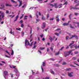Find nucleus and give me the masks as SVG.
Here are the masks:
<instances>
[{
  "label": "nucleus",
  "instance_id": "obj_1",
  "mask_svg": "<svg viewBox=\"0 0 79 79\" xmlns=\"http://www.w3.org/2000/svg\"><path fill=\"white\" fill-rule=\"evenodd\" d=\"M27 42L28 45H30V46H32V45L33 44V42H32L30 44H30L29 43V41H28V40H25V45L26 47V46H27Z\"/></svg>",
  "mask_w": 79,
  "mask_h": 79
},
{
  "label": "nucleus",
  "instance_id": "obj_2",
  "mask_svg": "<svg viewBox=\"0 0 79 79\" xmlns=\"http://www.w3.org/2000/svg\"><path fill=\"white\" fill-rule=\"evenodd\" d=\"M73 50H71L69 52H65L64 55L65 57H66V56H68V55H70V53H71L72 52V51H73Z\"/></svg>",
  "mask_w": 79,
  "mask_h": 79
},
{
  "label": "nucleus",
  "instance_id": "obj_3",
  "mask_svg": "<svg viewBox=\"0 0 79 79\" xmlns=\"http://www.w3.org/2000/svg\"><path fill=\"white\" fill-rule=\"evenodd\" d=\"M4 17V13H1V14L0 15V22H1L2 20V19Z\"/></svg>",
  "mask_w": 79,
  "mask_h": 79
},
{
  "label": "nucleus",
  "instance_id": "obj_4",
  "mask_svg": "<svg viewBox=\"0 0 79 79\" xmlns=\"http://www.w3.org/2000/svg\"><path fill=\"white\" fill-rule=\"evenodd\" d=\"M4 77L5 79H7V78H6V76H8V73L7 71H4Z\"/></svg>",
  "mask_w": 79,
  "mask_h": 79
},
{
  "label": "nucleus",
  "instance_id": "obj_5",
  "mask_svg": "<svg viewBox=\"0 0 79 79\" xmlns=\"http://www.w3.org/2000/svg\"><path fill=\"white\" fill-rule=\"evenodd\" d=\"M54 5L53 4H50V6H52V7L55 6V8H58V6H57V3H54Z\"/></svg>",
  "mask_w": 79,
  "mask_h": 79
},
{
  "label": "nucleus",
  "instance_id": "obj_6",
  "mask_svg": "<svg viewBox=\"0 0 79 79\" xmlns=\"http://www.w3.org/2000/svg\"><path fill=\"white\" fill-rule=\"evenodd\" d=\"M72 9H73V10H79V7H73L72 6H71L70 7V10H72Z\"/></svg>",
  "mask_w": 79,
  "mask_h": 79
},
{
  "label": "nucleus",
  "instance_id": "obj_7",
  "mask_svg": "<svg viewBox=\"0 0 79 79\" xmlns=\"http://www.w3.org/2000/svg\"><path fill=\"white\" fill-rule=\"evenodd\" d=\"M70 48H75V49H76V48H77V45L74 44V45H73V46H71L70 47Z\"/></svg>",
  "mask_w": 79,
  "mask_h": 79
},
{
  "label": "nucleus",
  "instance_id": "obj_8",
  "mask_svg": "<svg viewBox=\"0 0 79 79\" xmlns=\"http://www.w3.org/2000/svg\"><path fill=\"white\" fill-rule=\"evenodd\" d=\"M73 72H71V73H68V75L69 76V77H73V75H72V74H73Z\"/></svg>",
  "mask_w": 79,
  "mask_h": 79
},
{
  "label": "nucleus",
  "instance_id": "obj_9",
  "mask_svg": "<svg viewBox=\"0 0 79 79\" xmlns=\"http://www.w3.org/2000/svg\"><path fill=\"white\" fill-rule=\"evenodd\" d=\"M1 7H0V10L1 9V10H5V9L4 8L5 7V6L3 4L1 5Z\"/></svg>",
  "mask_w": 79,
  "mask_h": 79
},
{
  "label": "nucleus",
  "instance_id": "obj_10",
  "mask_svg": "<svg viewBox=\"0 0 79 79\" xmlns=\"http://www.w3.org/2000/svg\"><path fill=\"white\" fill-rule=\"evenodd\" d=\"M14 71H15V73H17V74H16H16H17V75H19V73L18 72V70H17V69L15 68V70H14Z\"/></svg>",
  "mask_w": 79,
  "mask_h": 79
},
{
  "label": "nucleus",
  "instance_id": "obj_11",
  "mask_svg": "<svg viewBox=\"0 0 79 79\" xmlns=\"http://www.w3.org/2000/svg\"><path fill=\"white\" fill-rule=\"evenodd\" d=\"M73 37H75L77 39H78V38L77 37V36L76 35H73L72 37L70 38V39H73Z\"/></svg>",
  "mask_w": 79,
  "mask_h": 79
},
{
  "label": "nucleus",
  "instance_id": "obj_12",
  "mask_svg": "<svg viewBox=\"0 0 79 79\" xmlns=\"http://www.w3.org/2000/svg\"><path fill=\"white\" fill-rule=\"evenodd\" d=\"M59 15H57V16L56 17V21L57 22H59V21H60V19H59Z\"/></svg>",
  "mask_w": 79,
  "mask_h": 79
},
{
  "label": "nucleus",
  "instance_id": "obj_13",
  "mask_svg": "<svg viewBox=\"0 0 79 79\" xmlns=\"http://www.w3.org/2000/svg\"><path fill=\"white\" fill-rule=\"evenodd\" d=\"M45 27V23H43L41 27L42 29H44Z\"/></svg>",
  "mask_w": 79,
  "mask_h": 79
},
{
  "label": "nucleus",
  "instance_id": "obj_14",
  "mask_svg": "<svg viewBox=\"0 0 79 79\" xmlns=\"http://www.w3.org/2000/svg\"><path fill=\"white\" fill-rule=\"evenodd\" d=\"M18 2H19V7H20V6H22V4H23V3H22V1H20L19 0H17Z\"/></svg>",
  "mask_w": 79,
  "mask_h": 79
},
{
  "label": "nucleus",
  "instance_id": "obj_15",
  "mask_svg": "<svg viewBox=\"0 0 79 79\" xmlns=\"http://www.w3.org/2000/svg\"><path fill=\"white\" fill-rule=\"evenodd\" d=\"M69 23V21L68 23H64L63 24V26H68Z\"/></svg>",
  "mask_w": 79,
  "mask_h": 79
},
{
  "label": "nucleus",
  "instance_id": "obj_16",
  "mask_svg": "<svg viewBox=\"0 0 79 79\" xmlns=\"http://www.w3.org/2000/svg\"><path fill=\"white\" fill-rule=\"evenodd\" d=\"M6 6H12V5L11 4L6 3Z\"/></svg>",
  "mask_w": 79,
  "mask_h": 79
},
{
  "label": "nucleus",
  "instance_id": "obj_17",
  "mask_svg": "<svg viewBox=\"0 0 79 79\" xmlns=\"http://www.w3.org/2000/svg\"><path fill=\"white\" fill-rule=\"evenodd\" d=\"M56 31H59L60 34H61V31L60 28H58V29H57L56 30Z\"/></svg>",
  "mask_w": 79,
  "mask_h": 79
},
{
  "label": "nucleus",
  "instance_id": "obj_18",
  "mask_svg": "<svg viewBox=\"0 0 79 79\" xmlns=\"http://www.w3.org/2000/svg\"><path fill=\"white\" fill-rule=\"evenodd\" d=\"M49 39L50 42H52V41H53V38L50 36H49Z\"/></svg>",
  "mask_w": 79,
  "mask_h": 79
},
{
  "label": "nucleus",
  "instance_id": "obj_19",
  "mask_svg": "<svg viewBox=\"0 0 79 79\" xmlns=\"http://www.w3.org/2000/svg\"><path fill=\"white\" fill-rule=\"evenodd\" d=\"M38 53L40 54V55H41V54H42V52L41 51H40V49L38 50Z\"/></svg>",
  "mask_w": 79,
  "mask_h": 79
},
{
  "label": "nucleus",
  "instance_id": "obj_20",
  "mask_svg": "<svg viewBox=\"0 0 79 79\" xmlns=\"http://www.w3.org/2000/svg\"><path fill=\"white\" fill-rule=\"evenodd\" d=\"M45 49V48H42V47H40V50H44Z\"/></svg>",
  "mask_w": 79,
  "mask_h": 79
},
{
  "label": "nucleus",
  "instance_id": "obj_21",
  "mask_svg": "<svg viewBox=\"0 0 79 79\" xmlns=\"http://www.w3.org/2000/svg\"><path fill=\"white\" fill-rule=\"evenodd\" d=\"M59 6H60L59 7V8H61V6H62V4H59Z\"/></svg>",
  "mask_w": 79,
  "mask_h": 79
},
{
  "label": "nucleus",
  "instance_id": "obj_22",
  "mask_svg": "<svg viewBox=\"0 0 79 79\" xmlns=\"http://www.w3.org/2000/svg\"><path fill=\"white\" fill-rule=\"evenodd\" d=\"M73 63L74 64H76L77 66H79V65H78V64H76L77 63V62H76V61H74Z\"/></svg>",
  "mask_w": 79,
  "mask_h": 79
},
{
  "label": "nucleus",
  "instance_id": "obj_23",
  "mask_svg": "<svg viewBox=\"0 0 79 79\" xmlns=\"http://www.w3.org/2000/svg\"><path fill=\"white\" fill-rule=\"evenodd\" d=\"M60 54V51H59L58 52L56 53L55 54V55H58Z\"/></svg>",
  "mask_w": 79,
  "mask_h": 79
},
{
  "label": "nucleus",
  "instance_id": "obj_24",
  "mask_svg": "<svg viewBox=\"0 0 79 79\" xmlns=\"http://www.w3.org/2000/svg\"><path fill=\"white\" fill-rule=\"evenodd\" d=\"M11 2H13L14 3H17V2L13 0H11Z\"/></svg>",
  "mask_w": 79,
  "mask_h": 79
},
{
  "label": "nucleus",
  "instance_id": "obj_25",
  "mask_svg": "<svg viewBox=\"0 0 79 79\" xmlns=\"http://www.w3.org/2000/svg\"><path fill=\"white\" fill-rule=\"evenodd\" d=\"M42 20H45V17L42 16Z\"/></svg>",
  "mask_w": 79,
  "mask_h": 79
},
{
  "label": "nucleus",
  "instance_id": "obj_26",
  "mask_svg": "<svg viewBox=\"0 0 79 79\" xmlns=\"http://www.w3.org/2000/svg\"><path fill=\"white\" fill-rule=\"evenodd\" d=\"M10 33L11 34H12L13 35V34H14V32L12 33V29H11V31H10Z\"/></svg>",
  "mask_w": 79,
  "mask_h": 79
},
{
  "label": "nucleus",
  "instance_id": "obj_27",
  "mask_svg": "<svg viewBox=\"0 0 79 79\" xmlns=\"http://www.w3.org/2000/svg\"><path fill=\"white\" fill-rule=\"evenodd\" d=\"M28 16H25L24 17V19H27V18H28Z\"/></svg>",
  "mask_w": 79,
  "mask_h": 79
},
{
  "label": "nucleus",
  "instance_id": "obj_28",
  "mask_svg": "<svg viewBox=\"0 0 79 79\" xmlns=\"http://www.w3.org/2000/svg\"><path fill=\"white\" fill-rule=\"evenodd\" d=\"M51 73L52 74H54V75L55 74V72H54L52 70H51Z\"/></svg>",
  "mask_w": 79,
  "mask_h": 79
},
{
  "label": "nucleus",
  "instance_id": "obj_29",
  "mask_svg": "<svg viewBox=\"0 0 79 79\" xmlns=\"http://www.w3.org/2000/svg\"><path fill=\"white\" fill-rule=\"evenodd\" d=\"M69 38V36H67L65 38V39L66 40H68V38Z\"/></svg>",
  "mask_w": 79,
  "mask_h": 79
},
{
  "label": "nucleus",
  "instance_id": "obj_30",
  "mask_svg": "<svg viewBox=\"0 0 79 79\" xmlns=\"http://www.w3.org/2000/svg\"><path fill=\"white\" fill-rule=\"evenodd\" d=\"M10 74L11 75V78H13V74L12 73H10Z\"/></svg>",
  "mask_w": 79,
  "mask_h": 79
},
{
  "label": "nucleus",
  "instance_id": "obj_31",
  "mask_svg": "<svg viewBox=\"0 0 79 79\" xmlns=\"http://www.w3.org/2000/svg\"><path fill=\"white\" fill-rule=\"evenodd\" d=\"M74 44V41H72V43H71L69 45V46H71V45H72Z\"/></svg>",
  "mask_w": 79,
  "mask_h": 79
},
{
  "label": "nucleus",
  "instance_id": "obj_32",
  "mask_svg": "<svg viewBox=\"0 0 79 79\" xmlns=\"http://www.w3.org/2000/svg\"><path fill=\"white\" fill-rule=\"evenodd\" d=\"M14 54V52H13V50H12V53H11V55H13Z\"/></svg>",
  "mask_w": 79,
  "mask_h": 79
},
{
  "label": "nucleus",
  "instance_id": "obj_33",
  "mask_svg": "<svg viewBox=\"0 0 79 79\" xmlns=\"http://www.w3.org/2000/svg\"><path fill=\"white\" fill-rule=\"evenodd\" d=\"M22 36H24V32L22 31Z\"/></svg>",
  "mask_w": 79,
  "mask_h": 79
},
{
  "label": "nucleus",
  "instance_id": "obj_34",
  "mask_svg": "<svg viewBox=\"0 0 79 79\" xmlns=\"http://www.w3.org/2000/svg\"><path fill=\"white\" fill-rule=\"evenodd\" d=\"M55 34L56 35H57V36H59V34L57 33H55Z\"/></svg>",
  "mask_w": 79,
  "mask_h": 79
},
{
  "label": "nucleus",
  "instance_id": "obj_35",
  "mask_svg": "<svg viewBox=\"0 0 79 79\" xmlns=\"http://www.w3.org/2000/svg\"><path fill=\"white\" fill-rule=\"evenodd\" d=\"M38 13H39V16H41V14L40 13V12H37L36 14H37Z\"/></svg>",
  "mask_w": 79,
  "mask_h": 79
},
{
  "label": "nucleus",
  "instance_id": "obj_36",
  "mask_svg": "<svg viewBox=\"0 0 79 79\" xmlns=\"http://www.w3.org/2000/svg\"><path fill=\"white\" fill-rule=\"evenodd\" d=\"M54 19V18H51L50 19V21H52Z\"/></svg>",
  "mask_w": 79,
  "mask_h": 79
},
{
  "label": "nucleus",
  "instance_id": "obj_37",
  "mask_svg": "<svg viewBox=\"0 0 79 79\" xmlns=\"http://www.w3.org/2000/svg\"><path fill=\"white\" fill-rule=\"evenodd\" d=\"M6 13L7 14H8V13H9V10H6Z\"/></svg>",
  "mask_w": 79,
  "mask_h": 79
},
{
  "label": "nucleus",
  "instance_id": "obj_38",
  "mask_svg": "<svg viewBox=\"0 0 79 79\" xmlns=\"http://www.w3.org/2000/svg\"><path fill=\"white\" fill-rule=\"evenodd\" d=\"M66 64V63L65 62H63V63H62V65H65Z\"/></svg>",
  "mask_w": 79,
  "mask_h": 79
},
{
  "label": "nucleus",
  "instance_id": "obj_39",
  "mask_svg": "<svg viewBox=\"0 0 79 79\" xmlns=\"http://www.w3.org/2000/svg\"><path fill=\"white\" fill-rule=\"evenodd\" d=\"M26 4H24V5L22 6V8H24V7H26Z\"/></svg>",
  "mask_w": 79,
  "mask_h": 79
},
{
  "label": "nucleus",
  "instance_id": "obj_40",
  "mask_svg": "<svg viewBox=\"0 0 79 79\" xmlns=\"http://www.w3.org/2000/svg\"><path fill=\"white\" fill-rule=\"evenodd\" d=\"M70 28H72V29H73V28H74V27H72L71 24H70Z\"/></svg>",
  "mask_w": 79,
  "mask_h": 79
},
{
  "label": "nucleus",
  "instance_id": "obj_41",
  "mask_svg": "<svg viewBox=\"0 0 79 79\" xmlns=\"http://www.w3.org/2000/svg\"><path fill=\"white\" fill-rule=\"evenodd\" d=\"M16 30H18V31H21V28H16Z\"/></svg>",
  "mask_w": 79,
  "mask_h": 79
},
{
  "label": "nucleus",
  "instance_id": "obj_42",
  "mask_svg": "<svg viewBox=\"0 0 79 79\" xmlns=\"http://www.w3.org/2000/svg\"><path fill=\"white\" fill-rule=\"evenodd\" d=\"M71 15H72V14H70L69 16V19H71Z\"/></svg>",
  "mask_w": 79,
  "mask_h": 79
},
{
  "label": "nucleus",
  "instance_id": "obj_43",
  "mask_svg": "<svg viewBox=\"0 0 79 79\" xmlns=\"http://www.w3.org/2000/svg\"><path fill=\"white\" fill-rule=\"evenodd\" d=\"M36 21L37 22H39V21H40V19H36Z\"/></svg>",
  "mask_w": 79,
  "mask_h": 79
},
{
  "label": "nucleus",
  "instance_id": "obj_44",
  "mask_svg": "<svg viewBox=\"0 0 79 79\" xmlns=\"http://www.w3.org/2000/svg\"><path fill=\"white\" fill-rule=\"evenodd\" d=\"M6 53H7L9 55H10V53H9V52H8V51H6Z\"/></svg>",
  "mask_w": 79,
  "mask_h": 79
},
{
  "label": "nucleus",
  "instance_id": "obj_45",
  "mask_svg": "<svg viewBox=\"0 0 79 79\" xmlns=\"http://www.w3.org/2000/svg\"><path fill=\"white\" fill-rule=\"evenodd\" d=\"M45 62H43V66H45Z\"/></svg>",
  "mask_w": 79,
  "mask_h": 79
},
{
  "label": "nucleus",
  "instance_id": "obj_46",
  "mask_svg": "<svg viewBox=\"0 0 79 79\" xmlns=\"http://www.w3.org/2000/svg\"><path fill=\"white\" fill-rule=\"evenodd\" d=\"M66 70V71H70V70H71V69H67Z\"/></svg>",
  "mask_w": 79,
  "mask_h": 79
},
{
  "label": "nucleus",
  "instance_id": "obj_47",
  "mask_svg": "<svg viewBox=\"0 0 79 79\" xmlns=\"http://www.w3.org/2000/svg\"><path fill=\"white\" fill-rule=\"evenodd\" d=\"M23 16H24V15L22 14V16L20 17V19H21L22 18H23Z\"/></svg>",
  "mask_w": 79,
  "mask_h": 79
},
{
  "label": "nucleus",
  "instance_id": "obj_48",
  "mask_svg": "<svg viewBox=\"0 0 79 79\" xmlns=\"http://www.w3.org/2000/svg\"><path fill=\"white\" fill-rule=\"evenodd\" d=\"M5 56L7 58H10V56H7L6 55H5Z\"/></svg>",
  "mask_w": 79,
  "mask_h": 79
},
{
  "label": "nucleus",
  "instance_id": "obj_49",
  "mask_svg": "<svg viewBox=\"0 0 79 79\" xmlns=\"http://www.w3.org/2000/svg\"><path fill=\"white\" fill-rule=\"evenodd\" d=\"M23 21L22 20H21L20 21V24H22V23H23Z\"/></svg>",
  "mask_w": 79,
  "mask_h": 79
},
{
  "label": "nucleus",
  "instance_id": "obj_50",
  "mask_svg": "<svg viewBox=\"0 0 79 79\" xmlns=\"http://www.w3.org/2000/svg\"><path fill=\"white\" fill-rule=\"evenodd\" d=\"M50 49L52 51H53V48L52 47H51L50 48Z\"/></svg>",
  "mask_w": 79,
  "mask_h": 79
},
{
  "label": "nucleus",
  "instance_id": "obj_51",
  "mask_svg": "<svg viewBox=\"0 0 79 79\" xmlns=\"http://www.w3.org/2000/svg\"><path fill=\"white\" fill-rule=\"evenodd\" d=\"M48 28L47 27L46 29H45V31H47V30H48Z\"/></svg>",
  "mask_w": 79,
  "mask_h": 79
},
{
  "label": "nucleus",
  "instance_id": "obj_52",
  "mask_svg": "<svg viewBox=\"0 0 79 79\" xmlns=\"http://www.w3.org/2000/svg\"><path fill=\"white\" fill-rule=\"evenodd\" d=\"M63 48H64V47H62L60 49V50H63Z\"/></svg>",
  "mask_w": 79,
  "mask_h": 79
},
{
  "label": "nucleus",
  "instance_id": "obj_53",
  "mask_svg": "<svg viewBox=\"0 0 79 79\" xmlns=\"http://www.w3.org/2000/svg\"><path fill=\"white\" fill-rule=\"evenodd\" d=\"M73 60H76V57H73L72 58Z\"/></svg>",
  "mask_w": 79,
  "mask_h": 79
},
{
  "label": "nucleus",
  "instance_id": "obj_54",
  "mask_svg": "<svg viewBox=\"0 0 79 79\" xmlns=\"http://www.w3.org/2000/svg\"><path fill=\"white\" fill-rule=\"evenodd\" d=\"M30 34H32V28L31 27L30 30Z\"/></svg>",
  "mask_w": 79,
  "mask_h": 79
},
{
  "label": "nucleus",
  "instance_id": "obj_55",
  "mask_svg": "<svg viewBox=\"0 0 79 79\" xmlns=\"http://www.w3.org/2000/svg\"><path fill=\"white\" fill-rule=\"evenodd\" d=\"M19 17V16H18V15H17L16 16L15 19H18V18Z\"/></svg>",
  "mask_w": 79,
  "mask_h": 79
},
{
  "label": "nucleus",
  "instance_id": "obj_56",
  "mask_svg": "<svg viewBox=\"0 0 79 79\" xmlns=\"http://www.w3.org/2000/svg\"><path fill=\"white\" fill-rule=\"evenodd\" d=\"M41 69H42V73H44V69H43V68H42V67H41Z\"/></svg>",
  "mask_w": 79,
  "mask_h": 79
},
{
  "label": "nucleus",
  "instance_id": "obj_57",
  "mask_svg": "<svg viewBox=\"0 0 79 79\" xmlns=\"http://www.w3.org/2000/svg\"><path fill=\"white\" fill-rule=\"evenodd\" d=\"M78 4H77V5H76L75 6H77V5H79V1L78 2Z\"/></svg>",
  "mask_w": 79,
  "mask_h": 79
},
{
  "label": "nucleus",
  "instance_id": "obj_58",
  "mask_svg": "<svg viewBox=\"0 0 79 79\" xmlns=\"http://www.w3.org/2000/svg\"><path fill=\"white\" fill-rule=\"evenodd\" d=\"M24 26V25L23 24H21V27H23Z\"/></svg>",
  "mask_w": 79,
  "mask_h": 79
},
{
  "label": "nucleus",
  "instance_id": "obj_59",
  "mask_svg": "<svg viewBox=\"0 0 79 79\" xmlns=\"http://www.w3.org/2000/svg\"><path fill=\"white\" fill-rule=\"evenodd\" d=\"M47 50L48 52L49 50H50V49H49L48 48H47Z\"/></svg>",
  "mask_w": 79,
  "mask_h": 79
},
{
  "label": "nucleus",
  "instance_id": "obj_60",
  "mask_svg": "<svg viewBox=\"0 0 79 79\" xmlns=\"http://www.w3.org/2000/svg\"><path fill=\"white\" fill-rule=\"evenodd\" d=\"M50 78L49 77H47L45 78V79H49Z\"/></svg>",
  "mask_w": 79,
  "mask_h": 79
},
{
  "label": "nucleus",
  "instance_id": "obj_61",
  "mask_svg": "<svg viewBox=\"0 0 79 79\" xmlns=\"http://www.w3.org/2000/svg\"><path fill=\"white\" fill-rule=\"evenodd\" d=\"M42 40H43V41H44L45 40V38H43L42 39Z\"/></svg>",
  "mask_w": 79,
  "mask_h": 79
},
{
  "label": "nucleus",
  "instance_id": "obj_62",
  "mask_svg": "<svg viewBox=\"0 0 79 79\" xmlns=\"http://www.w3.org/2000/svg\"><path fill=\"white\" fill-rule=\"evenodd\" d=\"M68 4V3H67V2H66L65 3H64V5H67Z\"/></svg>",
  "mask_w": 79,
  "mask_h": 79
},
{
  "label": "nucleus",
  "instance_id": "obj_63",
  "mask_svg": "<svg viewBox=\"0 0 79 79\" xmlns=\"http://www.w3.org/2000/svg\"><path fill=\"white\" fill-rule=\"evenodd\" d=\"M75 54H77V53H78V52L77 51H76L75 52Z\"/></svg>",
  "mask_w": 79,
  "mask_h": 79
},
{
  "label": "nucleus",
  "instance_id": "obj_64",
  "mask_svg": "<svg viewBox=\"0 0 79 79\" xmlns=\"http://www.w3.org/2000/svg\"><path fill=\"white\" fill-rule=\"evenodd\" d=\"M77 26H78V27H79V23H77Z\"/></svg>",
  "mask_w": 79,
  "mask_h": 79
}]
</instances>
